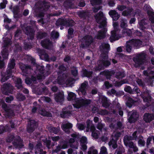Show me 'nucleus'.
Returning <instances> with one entry per match:
<instances>
[{"label":"nucleus","mask_w":154,"mask_h":154,"mask_svg":"<svg viewBox=\"0 0 154 154\" xmlns=\"http://www.w3.org/2000/svg\"><path fill=\"white\" fill-rule=\"evenodd\" d=\"M120 133H119L114 132L112 135V140L109 143V144L110 147H112L114 149L117 147L116 141L118 138L120 136Z\"/></svg>","instance_id":"8"},{"label":"nucleus","mask_w":154,"mask_h":154,"mask_svg":"<svg viewBox=\"0 0 154 154\" xmlns=\"http://www.w3.org/2000/svg\"><path fill=\"white\" fill-rule=\"evenodd\" d=\"M139 145L141 146H143L145 144V142L142 139L138 141Z\"/></svg>","instance_id":"63"},{"label":"nucleus","mask_w":154,"mask_h":154,"mask_svg":"<svg viewBox=\"0 0 154 154\" xmlns=\"http://www.w3.org/2000/svg\"><path fill=\"white\" fill-rule=\"evenodd\" d=\"M88 82H85L82 84L80 89V91L79 92V94L81 93L83 95H85L86 94L85 90L86 88Z\"/></svg>","instance_id":"26"},{"label":"nucleus","mask_w":154,"mask_h":154,"mask_svg":"<svg viewBox=\"0 0 154 154\" xmlns=\"http://www.w3.org/2000/svg\"><path fill=\"white\" fill-rule=\"evenodd\" d=\"M125 76V74L123 72H119L116 73V77L118 79L122 78Z\"/></svg>","instance_id":"49"},{"label":"nucleus","mask_w":154,"mask_h":154,"mask_svg":"<svg viewBox=\"0 0 154 154\" xmlns=\"http://www.w3.org/2000/svg\"><path fill=\"white\" fill-rule=\"evenodd\" d=\"M72 74L75 76H76L78 74V72L75 68H73L71 70Z\"/></svg>","instance_id":"55"},{"label":"nucleus","mask_w":154,"mask_h":154,"mask_svg":"<svg viewBox=\"0 0 154 154\" xmlns=\"http://www.w3.org/2000/svg\"><path fill=\"white\" fill-rule=\"evenodd\" d=\"M83 76H87L88 77H89L92 73L91 72H88L86 70L83 69L82 71Z\"/></svg>","instance_id":"41"},{"label":"nucleus","mask_w":154,"mask_h":154,"mask_svg":"<svg viewBox=\"0 0 154 154\" xmlns=\"http://www.w3.org/2000/svg\"><path fill=\"white\" fill-rule=\"evenodd\" d=\"M35 80L36 78L32 77L31 80H29L28 78H27L25 79V82L27 84H29L32 82V81H35Z\"/></svg>","instance_id":"47"},{"label":"nucleus","mask_w":154,"mask_h":154,"mask_svg":"<svg viewBox=\"0 0 154 154\" xmlns=\"http://www.w3.org/2000/svg\"><path fill=\"white\" fill-rule=\"evenodd\" d=\"M77 127L80 130H83L85 127L84 125L82 124H78Z\"/></svg>","instance_id":"54"},{"label":"nucleus","mask_w":154,"mask_h":154,"mask_svg":"<svg viewBox=\"0 0 154 154\" xmlns=\"http://www.w3.org/2000/svg\"><path fill=\"white\" fill-rule=\"evenodd\" d=\"M51 35L52 37L54 38H57L59 36L58 33L55 31L52 32Z\"/></svg>","instance_id":"48"},{"label":"nucleus","mask_w":154,"mask_h":154,"mask_svg":"<svg viewBox=\"0 0 154 154\" xmlns=\"http://www.w3.org/2000/svg\"><path fill=\"white\" fill-rule=\"evenodd\" d=\"M92 38L89 36H86L82 39V44L81 45V47H84V44H85L86 46H88L92 42Z\"/></svg>","instance_id":"11"},{"label":"nucleus","mask_w":154,"mask_h":154,"mask_svg":"<svg viewBox=\"0 0 154 154\" xmlns=\"http://www.w3.org/2000/svg\"><path fill=\"white\" fill-rule=\"evenodd\" d=\"M4 46L3 51H2V55L4 60L8 58V49L10 44V39L9 38H6L3 40Z\"/></svg>","instance_id":"3"},{"label":"nucleus","mask_w":154,"mask_h":154,"mask_svg":"<svg viewBox=\"0 0 154 154\" xmlns=\"http://www.w3.org/2000/svg\"><path fill=\"white\" fill-rule=\"evenodd\" d=\"M92 122L88 120L87 122V127L86 131H90L92 132V135L95 138L98 137L99 133L98 131L95 129V128L93 125H91Z\"/></svg>","instance_id":"5"},{"label":"nucleus","mask_w":154,"mask_h":154,"mask_svg":"<svg viewBox=\"0 0 154 154\" xmlns=\"http://www.w3.org/2000/svg\"><path fill=\"white\" fill-rule=\"evenodd\" d=\"M15 65V60L14 59L12 60L10 62V69L14 68Z\"/></svg>","instance_id":"58"},{"label":"nucleus","mask_w":154,"mask_h":154,"mask_svg":"<svg viewBox=\"0 0 154 154\" xmlns=\"http://www.w3.org/2000/svg\"><path fill=\"white\" fill-rule=\"evenodd\" d=\"M127 21L125 19H122L121 21L120 24L121 27L123 29H125L127 26Z\"/></svg>","instance_id":"39"},{"label":"nucleus","mask_w":154,"mask_h":154,"mask_svg":"<svg viewBox=\"0 0 154 154\" xmlns=\"http://www.w3.org/2000/svg\"><path fill=\"white\" fill-rule=\"evenodd\" d=\"M36 148L37 149H38V151H39L40 152V154H45L46 153L45 152H44L43 153H42L41 152V149H40V148L41 147V145L40 143H38L37 145H36Z\"/></svg>","instance_id":"52"},{"label":"nucleus","mask_w":154,"mask_h":154,"mask_svg":"<svg viewBox=\"0 0 154 154\" xmlns=\"http://www.w3.org/2000/svg\"><path fill=\"white\" fill-rule=\"evenodd\" d=\"M64 96L63 92H62L58 94H56L55 97V99L57 102H61L63 100Z\"/></svg>","instance_id":"23"},{"label":"nucleus","mask_w":154,"mask_h":154,"mask_svg":"<svg viewBox=\"0 0 154 154\" xmlns=\"http://www.w3.org/2000/svg\"><path fill=\"white\" fill-rule=\"evenodd\" d=\"M16 140H15L16 142H13V144L18 148H21L23 146V145L22 143V140L20 139V138L19 137H17Z\"/></svg>","instance_id":"20"},{"label":"nucleus","mask_w":154,"mask_h":154,"mask_svg":"<svg viewBox=\"0 0 154 154\" xmlns=\"http://www.w3.org/2000/svg\"><path fill=\"white\" fill-rule=\"evenodd\" d=\"M66 110L65 109H63V112L62 114H61V116L62 117H64L67 116V114L69 113L70 112L69 110L70 109V106L66 108Z\"/></svg>","instance_id":"31"},{"label":"nucleus","mask_w":154,"mask_h":154,"mask_svg":"<svg viewBox=\"0 0 154 154\" xmlns=\"http://www.w3.org/2000/svg\"><path fill=\"white\" fill-rule=\"evenodd\" d=\"M136 134V132H134L133 134V137L131 136H126L125 137L124 141L125 145L127 146H128L130 148H133V150L134 152H136L138 150V149L135 145L131 142L130 141V140H133L135 139V136Z\"/></svg>","instance_id":"2"},{"label":"nucleus","mask_w":154,"mask_h":154,"mask_svg":"<svg viewBox=\"0 0 154 154\" xmlns=\"http://www.w3.org/2000/svg\"><path fill=\"white\" fill-rule=\"evenodd\" d=\"M129 114L131 115L128 119V121L130 122H134L138 117V115L135 111L130 112Z\"/></svg>","instance_id":"15"},{"label":"nucleus","mask_w":154,"mask_h":154,"mask_svg":"<svg viewBox=\"0 0 154 154\" xmlns=\"http://www.w3.org/2000/svg\"><path fill=\"white\" fill-rule=\"evenodd\" d=\"M74 80H73L71 81H70L69 80L66 81L63 79H60L58 82V84L63 85L64 86L66 85L67 86H71L72 84L74 83Z\"/></svg>","instance_id":"14"},{"label":"nucleus","mask_w":154,"mask_h":154,"mask_svg":"<svg viewBox=\"0 0 154 154\" xmlns=\"http://www.w3.org/2000/svg\"><path fill=\"white\" fill-rule=\"evenodd\" d=\"M9 65L10 63H8V69L6 73H3L1 72L2 78L1 80L2 82H5L10 78V69L9 68Z\"/></svg>","instance_id":"13"},{"label":"nucleus","mask_w":154,"mask_h":154,"mask_svg":"<svg viewBox=\"0 0 154 154\" xmlns=\"http://www.w3.org/2000/svg\"><path fill=\"white\" fill-rule=\"evenodd\" d=\"M131 30L129 29L125 28L122 30V33H123V36L126 35H130L131 33Z\"/></svg>","instance_id":"38"},{"label":"nucleus","mask_w":154,"mask_h":154,"mask_svg":"<svg viewBox=\"0 0 154 154\" xmlns=\"http://www.w3.org/2000/svg\"><path fill=\"white\" fill-rule=\"evenodd\" d=\"M56 24L58 26L60 25L72 26L74 25V22L72 20H68L66 19H60L56 22Z\"/></svg>","instance_id":"9"},{"label":"nucleus","mask_w":154,"mask_h":154,"mask_svg":"<svg viewBox=\"0 0 154 154\" xmlns=\"http://www.w3.org/2000/svg\"><path fill=\"white\" fill-rule=\"evenodd\" d=\"M107 59L108 56L106 55L104 56V58L102 61V62L104 66H108L110 64V62Z\"/></svg>","instance_id":"35"},{"label":"nucleus","mask_w":154,"mask_h":154,"mask_svg":"<svg viewBox=\"0 0 154 154\" xmlns=\"http://www.w3.org/2000/svg\"><path fill=\"white\" fill-rule=\"evenodd\" d=\"M101 0H93L91 1L92 5L99 4L101 2Z\"/></svg>","instance_id":"51"},{"label":"nucleus","mask_w":154,"mask_h":154,"mask_svg":"<svg viewBox=\"0 0 154 154\" xmlns=\"http://www.w3.org/2000/svg\"><path fill=\"white\" fill-rule=\"evenodd\" d=\"M106 149L103 146L101 148L100 154H107Z\"/></svg>","instance_id":"50"},{"label":"nucleus","mask_w":154,"mask_h":154,"mask_svg":"<svg viewBox=\"0 0 154 154\" xmlns=\"http://www.w3.org/2000/svg\"><path fill=\"white\" fill-rule=\"evenodd\" d=\"M17 98L19 100H23L25 99V97L23 96L20 94L17 96Z\"/></svg>","instance_id":"57"},{"label":"nucleus","mask_w":154,"mask_h":154,"mask_svg":"<svg viewBox=\"0 0 154 154\" xmlns=\"http://www.w3.org/2000/svg\"><path fill=\"white\" fill-rule=\"evenodd\" d=\"M71 136L73 138H71L69 139V143H72L74 142L75 139L77 136V135L75 134H73L71 135Z\"/></svg>","instance_id":"45"},{"label":"nucleus","mask_w":154,"mask_h":154,"mask_svg":"<svg viewBox=\"0 0 154 154\" xmlns=\"http://www.w3.org/2000/svg\"><path fill=\"white\" fill-rule=\"evenodd\" d=\"M109 13L114 20H117L119 17V15L115 11H111L109 12Z\"/></svg>","instance_id":"25"},{"label":"nucleus","mask_w":154,"mask_h":154,"mask_svg":"<svg viewBox=\"0 0 154 154\" xmlns=\"http://www.w3.org/2000/svg\"><path fill=\"white\" fill-rule=\"evenodd\" d=\"M146 43L144 44L143 42L138 39H133L127 42L126 51L128 52L131 51L132 47L133 46L136 48H138L141 46L146 45Z\"/></svg>","instance_id":"1"},{"label":"nucleus","mask_w":154,"mask_h":154,"mask_svg":"<svg viewBox=\"0 0 154 154\" xmlns=\"http://www.w3.org/2000/svg\"><path fill=\"white\" fill-rule=\"evenodd\" d=\"M152 119H154V115H152L148 113L145 114L143 119L146 122H149Z\"/></svg>","instance_id":"22"},{"label":"nucleus","mask_w":154,"mask_h":154,"mask_svg":"<svg viewBox=\"0 0 154 154\" xmlns=\"http://www.w3.org/2000/svg\"><path fill=\"white\" fill-rule=\"evenodd\" d=\"M102 99L103 106L105 107H108L109 105V101L107 100V98L104 96H103Z\"/></svg>","instance_id":"28"},{"label":"nucleus","mask_w":154,"mask_h":154,"mask_svg":"<svg viewBox=\"0 0 154 154\" xmlns=\"http://www.w3.org/2000/svg\"><path fill=\"white\" fill-rule=\"evenodd\" d=\"M86 138L85 137H82L81 138L80 142L81 146V149L85 150L86 149L87 147L86 144L87 143Z\"/></svg>","instance_id":"18"},{"label":"nucleus","mask_w":154,"mask_h":154,"mask_svg":"<svg viewBox=\"0 0 154 154\" xmlns=\"http://www.w3.org/2000/svg\"><path fill=\"white\" fill-rule=\"evenodd\" d=\"M91 101L89 100L80 99L76 100L75 103L73 104L74 108L79 109L81 107L90 104Z\"/></svg>","instance_id":"7"},{"label":"nucleus","mask_w":154,"mask_h":154,"mask_svg":"<svg viewBox=\"0 0 154 154\" xmlns=\"http://www.w3.org/2000/svg\"><path fill=\"white\" fill-rule=\"evenodd\" d=\"M49 130L51 132L55 134L57 133L59 131V128H55L54 127H50L48 128Z\"/></svg>","instance_id":"40"},{"label":"nucleus","mask_w":154,"mask_h":154,"mask_svg":"<svg viewBox=\"0 0 154 154\" xmlns=\"http://www.w3.org/2000/svg\"><path fill=\"white\" fill-rule=\"evenodd\" d=\"M100 48L101 50H104L106 52H107L109 50V45L108 44L103 43L100 46Z\"/></svg>","instance_id":"29"},{"label":"nucleus","mask_w":154,"mask_h":154,"mask_svg":"<svg viewBox=\"0 0 154 154\" xmlns=\"http://www.w3.org/2000/svg\"><path fill=\"white\" fill-rule=\"evenodd\" d=\"M135 102V101H134L132 99L130 98L126 103V105L128 107H131Z\"/></svg>","instance_id":"43"},{"label":"nucleus","mask_w":154,"mask_h":154,"mask_svg":"<svg viewBox=\"0 0 154 154\" xmlns=\"http://www.w3.org/2000/svg\"><path fill=\"white\" fill-rule=\"evenodd\" d=\"M72 127V124L69 123L63 124L61 126L62 129L65 132L68 133L69 132V129Z\"/></svg>","instance_id":"21"},{"label":"nucleus","mask_w":154,"mask_h":154,"mask_svg":"<svg viewBox=\"0 0 154 154\" xmlns=\"http://www.w3.org/2000/svg\"><path fill=\"white\" fill-rule=\"evenodd\" d=\"M5 24H4L5 28L9 30H10V27L9 26V24L10 23V20L8 18H5L4 20Z\"/></svg>","instance_id":"37"},{"label":"nucleus","mask_w":154,"mask_h":154,"mask_svg":"<svg viewBox=\"0 0 154 154\" xmlns=\"http://www.w3.org/2000/svg\"><path fill=\"white\" fill-rule=\"evenodd\" d=\"M39 113L42 115L48 117L51 116L52 115L49 112L46 111L45 110H40L39 111Z\"/></svg>","instance_id":"34"},{"label":"nucleus","mask_w":154,"mask_h":154,"mask_svg":"<svg viewBox=\"0 0 154 154\" xmlns=\"http://www.w3.org/2000/svg\"><path fill=\"white\" fill-rule=\"evenodd\" d=\"M2 57L0 56V68L2 69L4 67L5 65L3 61L1 60Z\"/></svg>","instance_id":"56"},{"label":"nucleus","mask_w":154,"mask_h":154,"mask_svg":"<svg viewBox=\"0 0 154 154\" xmlns=\"http://www.w3.org/2000/svg\"><path fill=\"white\" fill-rule=\"evenodd\" d=\"M2 107L6 113L9 114L10 112V107L5 103L2 104Z\"/></svg>","instance_id":"33"},{"label":"nucleus","mask_w":154,"mask_h":154,"mask_svg":"<svg viewBox=\"0 0 154 154\" xmlns=\"http://www.w3.org/2000/svg\"><path fill=\"white\" fill-rule=\"evenodd\" d=\"M10 84H5L2 88V90L3 94L9 95L10 94Z\"/></svg>","instance_id":"16"},{"label":"nucleus","mask_w":154,"mask_h":154,"mask_svg":"<svg viewBox=\"0 0 154 154\" xmlns=\"http://www.w3.org/2000/svg\"><path fill=\"white\" fill-rule=\"evenodd\" d=\"M42 46L46 48H50L52 46V43L49 42L48 40H46L45 41H42L41 42Z\"/></svg>","instance_id":"24"},{"label":"nucleus","mask_w":154,"mask_h":154,"mask_svg":"<svg viewBox=\"0 0 154 154\" xmlns=\"http://www.w3.org/2000/svg\"><path fill=\"white\" fill-rule=\"evenodd\" d=\"M132 12L131 9H128L123 12L122 14L123 16H128L131 14V12Z\"/></svg>","instance_id":"42"},{"label":"nucleus","mask_w":154,"mask_h":154,"mask_svg":"<svg viewBox=\"0 0 154 154\" xmlns=\"http://www.w3.org/2000/svg\"><path fill=\"white\" fill-rule=\"evenodd\" d=\"M61 147L58 146L57 147L56 149L53 151V152H58L61 149H65L67 148L68 147V145L66 143H64L61 146Z\"/></svg>","instance_id":"30"},{"label":"nucleus","mask_w":154,"mask_h":154,"mask_svg":"<svg viewBox=\"0 0 154 154\" xmlns=\"http://www.w3.org/2000/svg\"><path fill=\"white\" fill-rule=\"evenodd\" d=\"M98 152L97 150L94 149L93 148H91L90 150L88 152V154H97Z\"/></svg>","instance_id":"46"},{"label":"nucleus","mask_w":154,"mask_h":154,"mask_svg":"<svg viewBox=\"0 0 154 154\" xmlns=\"http://www.w3.org/2000/svg\"><path fill=\"white\" fill-rule=\"evenodd\" d=\"M125 8L126 7L125 6L122 5H119L117 7V9L118 10L120 11H123Z\"/></svg>","instance_id":"61"},{"label":"nucleus","mask_w":154,"mask_h":154,"mask_svg":"<svg viewBox=\"0 0 154 154\" xmlns=\"http://www.w3.org/2000/svg\"><path fill=\"white\" fill-rule=\"evenodd\" d=\"M32 63L34 65L33 66L36 67L39 70V71H41L40 72H41V73H43L42 72H41L43 71V67L42 66H41L39 65H37L35 64V60L34 59L32 58Z\"/></svg>","instance_id":"32"},{"label":"nucleus","mask_w":154,"mask_h":154,"mask_svg":"<svg viewBox=\"0 0 154 154\" xmlns=\"http://www.w3.org/2000/svg\"><path fill=\"white\" fill-rule=\"evenodd\" d=\"M124 90L126 91L129 92H130L131 91V88L128 86L125 87Z\"/></svg>","instance_id":"62"},{"label":"nucleus","mask_w":154,"mask_h":154,"mask_svg":"<svg viewBox=\"0 0 154 154\" xmlns=\"http://www.w3.org/2000/svg\"><path fill=\"white\" fill-rule=\"evenodd\" d=\"M5 128L3 126H0V134H2L4 131H6V130H5Z\"/></svg>","instance_id":"60"},{"label":"nucleus","mask_w":154,"mask_h":154,"mask_svg":"<svg viewBox=\"0 0 154 154\" xmlns=\"http://www.w3.org/2000/svg\"><path fill=\"white\" fill-rule=\"evenodd\" d=\"M113 26L114 30L112 31L111 35L110 37V40L111 42L119 39L121 37L120 36H118L117 34L118 32V23L117 22H113Z\"/></svg>","instance_id":"4"},{"label":"nucleus","mask_w":154,"mask_h":154,"mask_svg":"<svg viewBox=\"0 0 154 154\" xmlns=\"http://www.w3.org/2000/svg\"><path fill=\"white\" fill-rule=\"evenodd\" d=\"M68 95L67 98L69 100H74L75 98V95L72 92H68Z\"/></svg>","instance_id":"36"},{"label":"nucleus","mask_w":154,"mask_h":154,"mask_svg":"<svg viewBox=\"0 0 154 154\" xmlns=\"http://www.w3.org/2000/svg\"><path fill=\"white\" fill-rule=\"evenodd\" d=\"M106 31V29L103 28L101 31L99 32L97 35L98 38L101 39L104 37Z\"/></svg>","instance_id":"27"},{"label":"nucleus","mask_w":154,"mask_h":154,"mask_svg":"<svg viewBox=\"0 0 154 154\" xmlns=\"http://www.w3.org/2000/svg\"><path fill=\"white\" fill-rule=\"evenodd\" d=\"M145 55L143 54H140L138 56L134 57V61L135 63V66L137 67L142 64L143 62V59Z\"/></svg>","instance_id":"10"},{"label":"nucleus","mask_w":154,"mask_h":154,"mask_svg":"<svg viewBox=\"0 0 154 154\" xmlns=\"http://www.w3.org/2000/svg\"><path fill=\"white\" fill-rule=\"evenodd\" d=\"M12 80L13 81H14L16 86L18 88L20 89V88L22 87L21 81L20 79L17 78L14 76H12Z\"/></svg>","instance_id":"19"},{"label":"nucleus","mask_w":154,"mask_h":154,"mask_svg":"<svg viewBox=\"0 0 154 154\" xmlns=\"http://www.w3.org/2000/svg\"><path fill=\"white\" fill-rule=\"evenodd\" d=\"M104 84L107 88H109L112 87V85L109 84V83L107 82H105Z\"/></svg>","instance_id":"64"},{"label":"nucleus","mask_w":154,"mask_h":154,"mask_svg":"<svg viewBox=\"0 0 154 154\" xmlns=\"http://www.w3.org/2000/svg\"><path fill=\"white\" fill-rule=\"evenodd\" d=\"M37 126V123L34 120H31L28 123L27 130L30 132H32Z\"/></svg>","instance_id":"12"},{"label":"nucleus","mask_w":154,"mask_h":154,"mask_svg":"<svg viewBox=\"0 0 154 154\" xmlns=\"http://www.w3.org/2000/svg\"><path fill=\"white\" fill-rule=\"evenodd\" d=\"M147 12L149 16L150 20L152 23H154V12L150 7H149Z\"/></svg>","instance_id":"17"},{"label":"nucleus","mask_w":154,"mask_h":154,"mask_svg":"<svg viewBox=\"0 0 154 154\" xmlns=\"http://www.w3.org/2000/svg\"><path fill=\"white\" fill-rule=\"evenodd\" d=\"M45 143V144L49 148L50 144V141L46 139V140H44L43 139H41Z\"/></svg>","instance_id":"53"},{"label":"nucleus","mask_w":154,"mask_h":154,"mask_svg":"<svg viewBox=\"0 0 154 154\" xmlns=\"http://www.w3.org/2000/svg\"><path fill=\"white\" fill-rule=\"evenodd\" d=\"M95 17L97 22L100 24V27H104L105 26L106 23V18L101 12H100L99 14L96 15Z\"/></svg>","instance_id":"6"},{"label":"nucleus","mask_w":154,"mask_h":154,"mask_svg":"<svg viewBox=\"0 0 154 154\" xmlns=\"http://www.w3.org/2000/svg\"><path fill=\"white\" fill-rule=\"evenodd\" d=\"M145 96H142L143 100L144 102H149L151 100V97L150 96H148L147 98L145 97Z\"/></svg>","instance_id":"59"},{"label":"nucleus","mask_w":154,"mask_h":154,"mask_svg":"<svg viewBox=\"0 0 154 154\" xmlns=\"http://www.w3.org/2000/svg\"><path fill=\"white\" fill-rule=\"evenodd\" d=\"M7 4V1L6 0L3 1V2H1L0 4V8L1 9L5 8L6 6V5Z\"/></svg>","instance_id":"44"}]
</instances>
